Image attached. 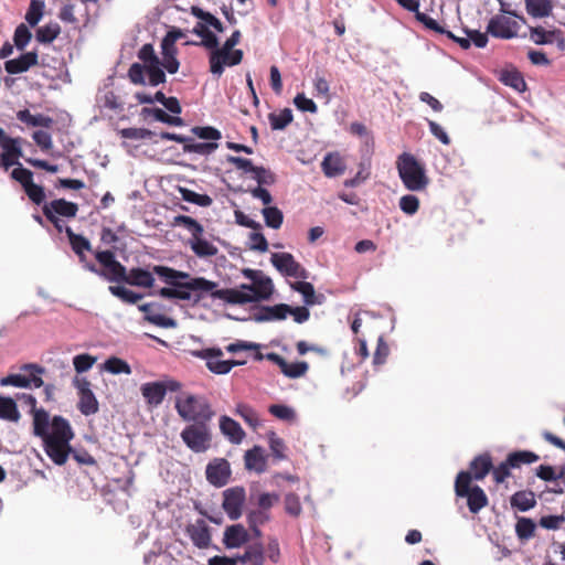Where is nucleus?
Masks as SVG:
<instances>
[{
    "instance_id": "obj_7",
    "label": "nucleus",
    "mask_w": 565,
    "mask_h": 565,
    "mask_svg": "<svg viewBox=\"0 0 565 565\" xmlns=\"http://www.w3.org/2000/svg\"><path fill=\"white\" fill-rule=\"evenodd\" d=\"M471 473L461 471L455 482L456 494L467 499L469 510L473 513L481 510L488 502L487 495L480 487H470Z\"/></svg>"
},
{
    "instance_id": "obj_10",
    "label": "nucleus",
    "mask_w": 565,
    "mask_h": 565,
    "mask_svg": "<svg viewBox=\"0 0 565 565\" xmlns=\"http://www.w3.org/2000/svg\"><path fill=\"white\" fill-rule=\"evenodd\" d=\"M246 502V492L243 487H232L223 491L222 507L232 521L243 515Z\"/></svg>"
},
{
    "instance_id": "obj_59",
    "label": "nucleus",
    "mask_w": 565,
    "mask_h": 565,
    "mask_svg": "<svg viewBox=\"0 0 565 565\" xmlns=\"http://www.w3.org/2000/svg\"><path fill=\"white\" fill-rule=\"evenodd\" d=\"M194 14L202 20L201 23L207 25V28H213L217 32H223V25L222 22L216 19L213 14L209 12H204L201 9H193Z\"/></svg>"
},
{
    "instance_id": "obj_58",
    "label": "nucleus",
    "mask_w": 565,
    "mask_h": 565,
    "mask_svg": "<svg viewBox=\"0 0 565 565\" xmlns=\"http://www.w3.org/2000/svg\"><path fill=\"white\" fill-rule=\"evenodd\" d=\"M95 362L96 358L86 353L78 354L73 359V365L77 373H84L88 371Z\"/></svg>"
},
{
    "instance_id": "obj_15",
    "label": "nucleus",
    "mask_w": 565,
    "mask_h": 565,
    "mask_svg": "<svg viewBox=\"0 0 565 565\" xmlns=\"http://www.w3.org/2000/svg\"><path fill=\"white\" fill-rule=\"evenodd\" d=\"M270 262L284 276L301 279H306L308 277L307 270L296 262L294 256L289 253H274Z\"/></svg>"
},
{
    "instance_id": "obj_21",
    "label": "nucleus",
    "mask_w": 565,
    "mask_h": 565,
    "mask_svg": "<svg viewBox=\"0 0 565 565\" xmlns=\"http://www.w3.org/2000/svg\"><path fill=\"white\" fill-rule=\"evenodd\" d=\"M321 168L326 177L334 178L343 174L347 166L340 153L330 152L323 158Z\"/></svg>"
},
{
    "instance_id": "obj_56",
    "label": "nucleus",
    "mask_w": 565,
    "mask_h": 565,
    "mask_svg": "<svg viewBox=\"0 0 565 565\" xmlns=\"http://www.w3.org/2000/svg\"><path fill=\"white\" fill-rule=\"evenodd\" d=\"M31 36L32 34L25 24L18 25L13 35L14 45L19 50H23L29 44Z\"/></svg>"
},
{
    "instance_id": "obj_26",
    "label": "nucleus",
    "mask_w": 565,
    "mask_h": 565,
    "mask_svg": "<svg viewBox=\"0 0 565 565\" xmlns=\"http://www.w3.org/2000/svg\"><path fill=\"white\" fill-rule=\"evenodd\" d=\"M189 245L193 253L201 258L215 256L217 247L204 238L203 234L195 235L189 239Z\"/></svg>"
},
{
    "instance_id": "obj_50",
    "label": "nucleus",
    "mask_w": 565,
    "mask_h": 565,
    "mask_svg": "<svg viewBox=\"0 0 565 565\" xmlns=\"http://www.w3.org/2000/svg\"><path fill=\"white\" fill-rule=\"evenodd\" d=\"M217 148V143L215 142H200L194 140H189L184 145V150L188 152H195L199 154H210Z\"/></svg>"
},
{
    "instance_id": "obj_40",
    "label": "nucleus",
    "mask_w": 565,
    "mask_h": 565,
    "mask_svg": "<svg viewBox=\"0 0 565 565\" xmlns=\"http://www.w3.org/2000/svg\"><path fill=\"white\" fill-rule=\"evenodd\" d=\"M173 226H182L191 233V237L203 234V226L194 218L186 215H178L173 218Z\"/></svg>"
},
{
    "instance_id": "obj_55",
    "label": "nucleus",
    "mask_w": 565,
    "mask_h": 565,
    "mask_svg": "<svg viewBox=\"0 0 565 565\" xmlns=\"http://www.w3.org/2000/svg\"><path fill=\"white\" fill-rule=\"evenodd\" d=\"M249 540V532H224V543L227 547H239Z\"/></svg>"
},
{
    "instance_id": "obj_19",
    "label": "nucleus",
    "mask_w": 565,
    "mask_h": 565,
    "mask_svg": "<svg viewBox=\"0 0 565 565\" xmlns=\"http://www.w3.org/2000/svg\"><path fill=\"white\" fill-rule=\"evenodd\" d=\"M78 211L77 204L68 202L64 199L53 200L43 206V213L47 218L61 215L65 217H74Z\"/></svg>"
},
{
    "instance_id": "obj_62",
    "label": "nucleus",
    "mask_w": 565,
    "mask_h": 565,
    "mask_svg": "<svg viewBox=\"0 0 565 565\" xmlns=\"http://www.w3.org/2000/svg\"><path fill=\"white\" fill-rule=\"evenodd\" d=\"M252 178L257 181L258 186L270 185L275 182L274 174L263 167H256L252 173Z\"/></svg>"
},
{
    "instance_id": "obj_49",
    "label": "nucleus",
    "mask_w": 565,
    "mask_h": 565,
    "mask_svg": "<svg viewBox=\"0 0 565 565\" xmlns=\"http://www.w3.org/2000/svg\"><path fill=\"white\" fill-rule=\"evenodd\" d=\"M290 286L294 290L302 295L306 305L311 306L316 303L315 288L310 282L297 281L292 282Z\"/></svg>"
},
{
    "instance_id": "obj_39",
    "label": "nucleus",
    "mask_w": 565,
    "mask_h": 565,
    "mask_svg": "<svg viewBox=\"0 0 565 565\" xmlns=\"http://www.w3.org/2000/svg\"><path fill=\"white\" fill-rule=\"evenodd\" d=\"M511 504L520 511H526L534 507L535 497L531 491H520L512 495Z\"/></svg>"
},
{
    "instance_id": "obj_57",
    "label": "nucleus",
    "mask_w": 565,
    "mask_h": 565,
    "mask_svg": "<svg viewBox=\"0 0 565 565\" xmlns=\"http://www.w3.org/2000/svg\"><path fill=\"white\" fill-rule=\"evenodd\" d=\"M307 371L308 364L306 362L288 363L286 361V366L281 367V372L290 379H298L305 375Z\"/></svg>"
},
{
    "instance_id": "obj_41",
    "label": "nucleus",
    "mask_w": 565,
    "mask_h": 565,
    "mask_svg": "<svg viewBox=\"0 0 565 565\" xmlns=\"http://www.w3.org/2000/svg\"><path fill=\"white\" fill-rule=\"evenodd\" d=\"M270 519V512H267L258 507L250 509L247 513L249 530H257L259 526L266 525Z\"/></svg>"
},
{
    "instance_id": "obj_53",
    "label": "nucleus",
    "mask_w": 565,
    "mask_h": 565,
    "mask_svg": "<svg viewBox=\"0 0 565 565\" xmlns=\"http://www.w3.org/2000/svg\"><path fill=\"white\" fill-rule=\"evenodd\" d=\"M502 82L511 86L518 92H522L525 89V82L522 77V75L516 71H505L501 75Z\"/></svg>"
},
{
    "instance_id": "obj_24",
    "label": "nucleus",
    "mask_w": 565,
    "mask_h": 565,
    "mask_svg": "<svg viewBox=\"0 0 565 565\" xmlns=\"http://www.w3.org/2000/svg\"><path fill=\"white\" fill-rule=\"evenodd\" d=\"M220 429L233 444H241L245 437L241 425L228 416H222L220 418Z\"/></svg>"
},
{
    "instance_id": "obj_37",
    "label": "nucleus",
    "mask_w": 565,
    "mask_h": 565,
    "mask_svg": "<svg viewBox=\"0 0 565 565\" xmlns=\"http://www.w3.org/2000/svg\"><path fill=\"white\" fill-rule=\"evenodd\" d=\"M61 32V28L56 22H50L36 30L35 38L40 43L53 42Z\"/></svg>"
},
{
    "instance_id": "obj_22",
    "label": "nucleus",
    "mask_w": 565,
    "mask_h": 565,
    "mask_svg": "<svg viewBox=\"0 0 565 565\" xmlns=\"http://www.w3.org/2000/svg\"><path fill=\"white\" fill-rule=\"evenodd\" d=\"M38 63V55L35 52H28L18 58L9 60L4 63V68L10 74H19L28 71L31 66Z\"/></svg>"
},
{
    "instance_id": "obj_36",
    "label": "nucleus",
    "mask_w": 565,
    "mask_h": 565,
    "mask_svg": "<svg viewBox=\"0 0 565 565\" xmlns=\"http://www.w3.org/2000/svg\"><path fill=\"white\" fill-rule=\"evenodd\" d=\"M0 418L10 422L19 420L20 414L12 398L0 396Z\"/></svg>"
},
{
    "instance_id": "obj_12",
    "label": "nucleus",
    "mask_w": 565,
    "mask_h": 565,
    "mask_svg": "<svg viewBox=\"0 0 565 565\" xmlns=\"http://www.w3.org/2000/svg\"><path fill=\"white\" fill-rule=\"evenodd\" d=\"M95 257L104 266V269H102L104 271V275H102V277H104L108 281H126L127 269L124 265L116 260L113 252H97Z\"/></svg>"
},
{
    "instance_id": "obj_3",
    "label": "nucleus",
    "mask_w": 565,
    "mask_h": 565,
    "mask_svg": "<svg viewBox=\"0 0 565 565\" xmlns=\"http://www.w3.org/2000/svg\"><path fill=\"white\" fill-rule=\"evenodd\" d=\"M177 47L173 45V39L163 38L161 41V57H159L151 44H145L138 52L142 64L134 63L128 76L134 84L158 86L166 82V70L170 74L178 72L180 63L177 58Z\"/></svg>"
},
{
    "instance_id": "obj_61",
    "label": "nucleus",
    "mask_w": 565,
    "mask_h": 565,
    "mask_svg": "<svg viewBox=\"0 0 565 565\" xmlns=\"http://www.w3.org/2000/svg\"><path fill=\"white\" fill-rule=\"evenodd\" d=\"M285 511L291 516H298L301 512V504L299 497L295 493H288L285 495Z\"/></svg>"
},
{
    "instance_id": "obj_63",
    "label": "nucleus",
    "mask_w": 565,
    "mask_h": 565,
    "mask_svg": "<svg viewBox=\"0 0 565 565\" xmlns=\"http://www.w3.org/2000/svg\"><path fill=\"white\" fill-rule=\"evenodd\" d=\"M269 447L273 455L278 459L285 458V444L281 438H279L275 433L268 434Z\"/></svg>"
},
{
    "instance_id": "obj_32",
    "label": "nucleus",
    "mask_w": 565,
    "mask_h": 565,
    "mask_svg": "<svg viewBox=\"0 0 565 565\" xmlns=\"http://www.w3.org/2000/svg\"><path fill=\"white\" fill-rule=\"evenodd\" d=\"M492 467V461L489 455H480L476 457L471 463L470 469L473 478L477 480L483 479Z\"/></svg>"
},
{
    "instance_id": "obj_64",
    "label": "nucleus",
    "mask_w": 565,
    "mask_h": 565,
    "mask_svg": "<svg viewBox=\"0 0 565 565\" xmlns=\"http://www.w3.org/2000/svg\"><path fill=\"white\" fill-rule=\"evenodd\" d=\"M294 104L301 111H308L311 114H316L318 111L316 103L312 99L307 98L305 94H298L294 98Z\"/></svg>"
},
{
    "instance_id": "obj_31",
    "label": "nucleus",
    "mask_w": 565,
    "mask_h": 565,
    "mask_svg": "<svg viewBox=\"0 0 565 565\" xmlns=\"http://www.w3.org/2000/svg\"><path fill=\"white\" fill-rule=\"evenodd\" d=\"M526 11L534 18L550 15L553 9L552 0H525Z\"/></svg>"
},
{
    "instance_id": "obj_44",
    "label": "nucleus",
    "mask_w": 565,
    "mask_h": 565,
    "mask_svg": "<svg viewBox=\"0 0 565 565\" xmlns=\"http://www.w3.org/2000/svg\"><path fill=\"white\" fill-rule=\"evenodd\" d=\"M142 113L151 114L156 120L164 122L170 126H182L183 120L178 116H170L161 108H143Z\"/></svg>"
},
{
    "instance_id": "obj_2",
    "label": "nucleus",
    "mask_w": 565,
    "mask_h": 565,
    "mask_svg": "<svg viewBox=\"0 0 565 565\" xmlns=\"http://www.w3.org/2000/svg\"><path fill=\"white\" fill-rule=\"evenodd\" d=\"M25 399L32 407L34 435L43 440L49 458L58 466L64 465L72 450L70 441L74 437L70 423L61 416L50 419L46 411L35 408L36 399L32 395H26Z\"/></svg>"
},
{
    "instance_id": "obj_20",
    "label": "nucleus",
    "mask_w": 565,
    "mask_h": 565,
    "mask_svg": "<svg viewBox=\"0 0 565 565\" xmlns=\"http://www.w3.org/2000/svg\"><path fill=\"white\" fill-rule=\"evenodd\" d=\"M530 39L535 44H548L556 42L559 50L565 49V40L562 38L559 31H546L543 28H531Z\"/></svg>"
},
{
    "instance_id": "obj_13",
    "label": "nucleus",
    "mask_w": 565,
    "mask_h": 565,
    "mask_svg": "<svg viewBox=\"0 0 565 565\" xmlns=\"http://www.w3.org/2000/svg\"><path fill=\"white\" fill-rule=\"evenodd\" d=\"M535 532H514L513 535L505 536V532H491L489 539L493 542L503 553L510 555L512 552L518 551L525 541L533 537Z\"/></svg>"
},
{
    "instance_id": "obj_51",
    "label": "nucleus",
    "mask_w": 565,
    "mask_h": 565,
    "mask_svg": "<svg viewBox=\"0 0 565 565\" xmlns=\"http://www.w3.org/2000/svg\"><path fill=\"white\" fill-rule=\"evenodd\" d=\"M0 147L2 148L1 154L10 156V157H22L21 149V139L20 138H11L8 137L3 141L0 142Z\"/></svg>"
},
{
    "instance_id": "obj_60",
    "label": "nucleus",
    "mask_w": 565,
    "mask_h": 565,
    "mask_svg": "<svg viewBox=\"0 0 565 565\" xmlns=\"http://www.w3.org/2000/svg\"><path fill=\"white\" fill-rule=\"evenodd\" d=\"M399 207L404 213L414 215L418 211L419 200L413 194L404 195L399 199Z\"/></svg>"
},
{
    "instance_id": "obj_33",
    "label": "nucleus",
    "mask_w": 565,
    "mask_h": 565,
    "mask_svg": "<svg viewBox=\"0 0 565 565\" xmlns=\"http://www.w3.org/2000/svg\"><path fill=\"white\" fill-rule=\"evenodd\" d=\"M193 32L201 38L200 44L210 51L220 44L217 36L201 22L194 26Z\"/></svg>"
},
{
    "instance_id": "obj_25",
    "label": "nucleus",
    "mask_w": 565,
    "mask_h": 565,
    "mask_svg": "<svg viewBox=\"0 0 565 565\" xmlns=\"http://www.w3.org/2000/svg\"><path fill=\"white\" fill-rule=\"evenodd\" d=\"M141 394L149 405L158 406L164 399V387L162 382H148L141 385Z\"/></svg>"
},
{
    "instance_id": "obj_18",
    "label": "nucleus",
    "mask_w": 565,
    "mask_h": 565,
    "mask_svg": "<svg viewBox=\"0 0 565 565\" xmlns=\"http://www.w3.org/2000/svg\"><path fill=\"white\" fill-rule=\"evenodd\" d=\"M231 466L224 458L212 459L205 468V477L210 484L221 488L231 479Z\"/></svg>"
},
{
    "instance_id": "obj_48",
    "label": "nucleus",
    "mask_w": 565,
    "mask_h": 565,
    "mask_svg": "<svg viewBox=\"0 0 565 565\" xmlns=\"http://www.w3.org/2000/svg\"><path fill=\"white\" fill-rule=\"evenodd\" d=\"M236 414L239 415L247 425L256 429L260 425L257 413L246 404H238L236 407Z\"/></svg>"
},
{
    "instance_id": "obj_8",
    "label": "nucleus",
    "mask_w": 565,
    "mask_h": 565,
    "mask_svg": "<svg viewBox=\"0 0 565 565\" xmlns=\"http://www.w3.org/2000/svg\"><path fill=\"white\" fill-rule=\"evenodd\" d=\"M242 60V50H226L225 46L218 44L210 51V72L218 78L223 75L225 67L238 65Z\"/></svg>"
},
{
    "instance_id": "obj_5",
    "label": "nucleus",
    "mask_w": 565,
    "mask_h": 565,
    "mask_svg": "<svg viewBox=\"0 0 565 565\" xmlns=\"http://www.w3.org/2000/svg\"><path fill=\"white\" fill-rule=\"evenodd\" d=\"M398 175L404 186L414 192L423 191L429 184V178L423 163L413 154L403 152L396 161Z\"/></svg>"
},
{
    "instance_id": "obj_28",
    "label": "nucleus",
    "mask_w": 565,
    "mask_h": 565,
    "mask_svg": "<svg viewBox=\"0 0 565 565\" xmlns=\"http://www.w3.org/2000/svg\"><path fill=\"white\" fill-rule=\"evenodd\" d=\"M245 466L248 470L263 472L266 469V459L263 448L255 446L245 454Z\"/></svg>"
},
{
    "instance_id": "obj_6",
    "label": "nucleus",
    "mask_w": 565,
    "mask_h": 565,
    "mask_svg": "<svg viewBox=\"0 0 565 565\" xmlns=\"http://www.w3.org/2000/svg\"><path fill=\"white\" fill-rule=\"evenodd\" d=\"M210 422L192 423L181 431V439L193 452L201 454L210 449L212 444V429Z\"/></svg>"
},
{
    "instance_id": "obj_16",
    "label": "nucleus",
    "mask_w": 565,
    "mask_h": 565,
    "mask_svg": "<svg viewBox=\"0 0 565 565\" xmlns=\"http://www.w3.org/2000/svg\"><path fill=\"white\" fill-rule=\"evenodd\" d=\"M12 179L20 182L29 196L35 204H41L45 200L44 189L33 182V173L22 167H17L11 172Z\"/></svg>"
},
{
    "instance_id": "obj_52",
    "label": "nucleus",
    "mask_w": 565,
    "mask_h": 565,
    "mask_svg": "<svg viewBox=\"0 0 565 565\" xmlns=\"http://www.w3.org/2000/svg\"><path fill=\"white\" fill-rule=\"evenodd\" d=\"M109 291L111 295L127 303H136L142 298V295L136 294L135 291L121 286H109Z\"/></svg>"
},
{
    "instance_id": "obj_27",
    "label": "nucleus",
    "mask_w": 565,
    "mask_h": 565,
    "mask_svg": "<svg viewBox=\"0 0 565 565\" xmlns=\"http://www.w3.org/2000/svg\"><path fill=\"white\" fill-rule=\"evenodd\" d=\"M126 284L136 287L150 288L154 284V278L151 271L143 268H131L127 273Z\"/></svg>"
},
{
    "instance_id": "obj_17",
    "label": "nucleus",
    "mask_w": 565,
    "mask_h": 565,
    "mask_svg": "<svg viewBox=\"0 0 565 565\" xmlns=\"http://www.w3.org/2000/svg\"><path fill=\"white\" fill-rule=\"evenodd\" d=\"M194 356L206 361L207 369L215 374H227L235 363L231 360H222L223 352L221 349H203L193 351Z\"/></svg>"
},
{
    "instance_id": "obj_29",
    "label": "nucleus",
    "mask_w": 565,
    "mask_h": 565,
    "mask_svg": "<svg viewBox=\"0 0 565 565\" xmlns=\"http://www.w3.org/2000/svg\"><path fill=\"white\" fill-rule=\"evenodd\" d=\"M17 118L31 127H44L50 128L53 124V119L51 117L36 114H31L28 109H22L17 113Z\"/></svg>"
},
{
    "instance_id": "obj_54",
    "label": "nucleus",
    "mask_w": 565,
    "mask_h": 565,
    "mask_svg": "<svg viewBox=\"0 0 565 565\" xmlns=\"http://www.w3.org/2000/svg\"><path fill=\"white\" fill-rule=\"evenodd\" d=\"M252 501L258 507L267 512H270V509L279 501V495L277 493H259L257 497H252Z\"/></svg>"
},
{
    "instance_id": "obj_4",
    "label": "nucleus",
    "mask_w": 565,
    "mask_h": 565,
    "mask_svg": "<svg viewBox=\"0 0 565 565\" xmlns=\"http://www.w3.org/2000/svg\"><path fill=\"white\" fill-rule=\"evenodd\" d=\"M174 408L184 422H211L215 415L205 396L190 392H180L175 396Z\"/></svg>"
},
{
    "instance_id": "obj_47",
    "label": "nucleus",
    "mask_w": 565,
    "mask_h": 565,
    "mask_svg": "<svg viewBox=\"0 0 565 565\" xmlns=\"http://www.w3.org/2000/svg\"><path fill=\"white\" fill-rule=\"evenodd\" d=\"M181 198L190 203H194L199 206H210L212 199L206 194H199L192 190L180 188Z\"/></svg>"
},
{
    "instance_id": "obj_14",
    "label": "nucleus",
    "mask_w": 565,
    "mask_h": 565,
    "mask_svg": "<svg viewBox=\"0 0 565 565\" xmlns=\"http://www.w3.org/2000/svg\"><path fill=\"white\" fill-rule=\"evenodd\" d=\"M73 385L78 392V409L85 415L89 416L98 412V401L90 390V383L85 377L75 376Z\"/></svg>"
},
{
    "instance_id": "obj_30",
    "label": "nucleus",
    "mask_w": 565,
    "mask_h": 565,
    "mask_svg": "<svg viewBox=\"0 0 565 565\" xmlns=\"http://www.w3.org/2000/svg\"><path fill=\"white\" fill-rule=\"evenodd\" d=\"M265 546L263 543L255 542L246 548L243 556L239 557L242 563L249 562L252 565H264Z\"/></svg>"
},
{
    "instance_id": "obj_42",
    "label": "nucleus",
    "mask_w": 565,
    "mask_h": 565,
    "mask_svg": "<svg viewBox=\"0 0 565 565\" xmlns=\"http://www.w3.org/2000/svg\"><path fill=\"white\" fill-rule=\"evenodd\" d=\"M103 370L110 374H130L131 367L130 365L116 356L109 358L103 364Z\"/></svg>"
},
{
    "instance_id": "obj_45",
    "label": "nucleus",
    "mask_w": 565,
    "mask_h": 565,
    "mask_svg": "<svg viewBox=\"0 0 565 565\" xmlns=\"http://www.w3.org/2000/svg\"><path fill=\"white\" fill-rule=\"evenodd\" d=\"M262 213L267 226L275 230L281 226L284 216L279 209L275 206H266L263 209Z\"/></svg>"
},
{
    "instance_id": "obj_46",
    "label": "nucleus",
    "mask_w": 565,
    "mask_h": 565,
    "mask_svg": "<svg viewBox=\"0 0 565 565\" xmlns=\"http://www.w3.org/2000/svg\"><path fill=\"white\" fill-rule=\"evenodd\" d=\"M44 2L42 0H31L25 14V20L31 26H35L43 17Z\"/></svg>"
},
{
    "instance_id": "obj_38",
    "label": "nucleus",
    "mask_w": 565,
    "mask_h": 565,
    "mask_svg": "<svg viewBox=\"0 0 565 565\" xmlns=\"http://www.w3.org/2000/svg\"><path fill=\"white\" fill-rule=\"evenodd\" d=\"M268 412L276 418L287 423H295L297 420L296 411L288 405L273 404L268 407Z\"/></svg>"
},
{
    "instance_id": "obj_35",
    "label": "nucleus",
    "mask_w": 565,
    "mask_h": 565,
    "mask_svg": "<svg viewBox=\"0 0 565 565\" xmlns=\"http://www.w3.org/2000/svg\"><path fill=\"white\" fill-rule=\"evenodd\" d=\"M66 234L68 236L73 250L78 255L81 262H84V252L90 249V243L84 236L73 233V231L70 227L66 228Z\"/></svg>"
},
{
    "instance_id": "obj_9",
    "label": "nucleus",
    "mask_w": 565,
    "mask_h": 565,
    "mask_svg": "<svg viewBox=\"0 0 565 565\" xmlns=\"http://www.w3.org/2000/svg\"><path fill=\"white\" fill-rule=\"evenodd\" d=\"M523 18L514 15V18L505 14H497L492 17L487 26V33L498 39H512L518 35Z\"/></svg>"
},
{
    "instance_id": "obj_34",
    "label": "nucleus",
    "mask_w": 565,
    "mask_h": 565,
    "mask_svg": "<svg viewBox=\"0 0 565 565\" xmlns=\"http://www.w3.org/2000/svg\"><path fill=\"white\" fill-rule=\"evenodd\" d=\"M292 119L294 116L290 108H285L279 113H270L268 115L270 127L274 130L285 129L292 121Z\"/></svg>"
},
{
    "instance_id": "obj_43",
    "label": "nucleus",
    "mask_w": 565,
    "mask_h": 565,
    "mask_svg": "<svg viewBox=\"0 0 565 565\" xmlns=\"http://www.w3.org/2000/svg\"><path fill=\"white\" fill-rule=\"evenodd\" d=\"M539 460V456L531 451H515L508 456V463L518 468L523 463H532Z\"/></svg>"
},
{
    "instance_id": "obj_1",
    "label": "nucleus",
    "mask_w": 565,
    "mask_h": 565,
    "mask_svg": "<svg viewBox=\"0 0 565 565\" xmlns=\"http://www.w3.org/2000/svg\"><path fill=\"white\" fill-rule=\"evenodd\" d=\"M152 271L170 286L159 290V295L166 299H179L195 303L200 301L202 294L211 292L213 298L228 303H246L268 299L274 290L271 279L263 275L262 271L253 269L243 271L244 276L252 280V284H243L238 288L231 289H215L216 282L203 277L191 278L188 273L166 266H153Z\"/></svg>"
},
{
    "instance_id": "obj_11",
    "label": "nucleus",
    "mask_w": 565,
    "mask_h": 565,
    "mask_svg": "<svg viewBox=\"0 0 565 565\" xmlns=\"http://www.w3.org/2000/svg\"><path fill=\"white\" fill-rule=\"evenodd\" d=\"M23 370L30 371L29 375L23 374H11L0 380L2 386H15V387H41L43 385L42 379L39 374L43 373V369L35 364H25Z\"/></svg>"
},
{
    "instance_id": "obj_23",
    "label": "nucleus",
    "mask_w": 565,
    "mask_h": 565,
    "mask_svg": "<svg viewBox=\"0 0 565 565\" xmlns=\"http://www.w3.org/2000/svg\"><path fill=\"white\" fill-rule=\"evenodd\" d=\"M291 311V307L285 303L276 306H267L262 308L256 315L255 320L258 322L282 320L286 319Z\"/></svg>"
}]
</instances>
